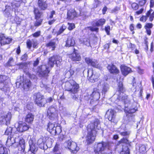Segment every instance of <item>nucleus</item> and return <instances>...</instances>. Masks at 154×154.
Here are the masks:
<instances>
[{
  "instance_id": "69168bd1",
  "label": "nucleus",
  "mask_w": 154,
  "mask_h": 154,
  "mask_svg": "<svg viewBox=\"0 0 154 154\" xmlns=\"http://www.w3.org/2000/svg\"><path fill=\"white\" fill-rule=\"evenodd\" d=\"M65 76L66 78H69L71 76V75L69 71L66 72L65 74Z\"/></svg>"
},
{
  "instance_id": "2f4dec72",
  "label": "nucleus",
  "mask_w": 154,
  "mask_h": 154,
  "mask_svg": "<svg viewBox=\"0 0 154 154\" xmlns=\"http://www.w3.org/2000/svg\"><path fill=\"white\" fill-rule=\"evenodd\" d=\"M46 45L49 48H51V50H54L56 47V42L53 41H51L47 44Z\"/></svg>"
},
{
  "instance_id": "680f3d73",
  "label": "nucleus",
  "mask_w": 154,
  "mask_h": 154,
  "mask_svg": "<svg viewBox=\"0 0 154 154\" xmlns=\"http://www.w3.org/2000/svg\"><path fill=\"white\" fill-rule=\"evenodd\" d=\"M119 142L120 143H128V140L126 138H123L119 141Z\"/></svg>"
},
{
  "instance_id": "c85d7f7f",
  "label": "nucleus",
  "mask_w": 154,
  "mask_h": 154,
  "mask_svg": "<svg viewBox=\"0 0 154 154\" xmlns=\"http://www.w3.org/2000/svg\"><path fill=\"white\" fill-rule=\"evenodd\" d=\"M147 17H149V20L150 21H152L154 18V11L152 9H150L146 13Z\"/></svg>"
},
{
  "instance_id": "ddd939ff",
  "label": "nucleus",
  "mask_w": 154,
  "mask_h": 154,
  "mask_svg": "<svg viewBox=\"0 0 154 154\" xmlns=\"http://www.w3.org/2000/svg\"><path fill=\"white\" fill-rule=\"evenodd\" d=\"M18 125L17 128V131L20 132H23L27 130L29 127L26 124L22 121H20L18 123Z\"/></svg>"
},
{
  "instance_id": "f03ea898",
  "label": "nucleus",
  "mask_w": 154,
  "mask_h": 154,
  "mask_svg": "<svg viewBox=\"0 0 154 154\" xmlns=\"http://www.w3.org/2000/svg\"><path fill=\"white\" fill-rule=\"evenodd\" d=\"M100 123L99 121L96 119L93 123L88 126V133L86 137V140L88 144L91 143L94 141L96 134L97 131V130L100 128Z\"/></svg>"
},
{
  "instance_id": "864d4df0",
  "label": "nucleus",
  "mask_w": 154,
  "mask_h": 154,
  "mask_svg": "<svg viewBox=\"0 0 154 154\" xmlns=\"http://www.w3.org/2000/svg\"><path fill=\"white\" fill-rule=\"evenodd\" d=\"M147 19V17L146 16H143L140 19V20L141 21L145 22Z\"/></svg>"
},
{
  "instance_id": "4d7b16f0",
  "label": "nucleus",
  "mask_w": 154,
  "mask_h": 154,
  "mask_svg": "<svg viewBox=\"0 0 154 154\" xmlns=\"http://www.w3.org/2000/svg\"><path fill=\"white\" fill-rule=\"evenodd\" d=\"M27 54H25L22 56L21 58V60L23 61H26L27 59Z\"/></svg>"
},
{
  "instance_id": "6ab92c4d",
  "label": "nucleus",
  "mask_w": 154,
  "mask_h": 154,
  "mask_svg": "<svg viewBox=\"0 0 154 154\" xmlns=\"http://www.w3.org/2000/svg\"><path fill=\"white\" fill-rule=\"evenodd\" d=\"M37 45V41L34 39H32V40L28 39L27 41L26 45L29 49H30L32 45H33V48H35Z\"/></svg>"
},
{
  "instance_id": "20e7f679",
  "label": "nucleus",
  "mask_w": 154,
  "mask_h": 154,
  "mask_svg": "<svg viewBox=\"0 0 154 154\" xmlns=\"http://www.w3.org/2000/svg\"><path fill=\"white\" fill-rule=\"evenodd\" d=\"M108 146V144L106 142H102L98 143L94 147V152L95 154H100L105 150Z\"/></svg>"
},
{
  "instance_id": "cd10ccee",
  "label": "nucleus",
  "mask_w": 154,
  "mask_h": 154,
  "mask_svg": "<svg viewBox=\"0 0 154 154\" xmlns=\"http://www.w3.org/2000/svg\"><path fill=\"white\" fill-rule=\"evenodd\" d=\"M34 119V115L32 114L29 113L26 116L25 121L28 123H31L33 122Z\"/></svg>"
},
{
  "instance_id": "774afa93",
  "label": "nucleus",
  "mask_w": 154,
  "mask_h": 154,
  "mask_svg": "<svg viewBox=\"0 0 154 154\" xmlns=\"http://www.w3.org/2000/svg\"><path fill=\"white\" fill-rule=\"evenodd\" d=\"M45 88L46 91L48 92L51 91L52 89L51 88L48 87V86L46 85L45 86Z\"/></svg>"
},
{
  "instance_id": "393cba45",
  "label": "nucleus",
  "mask_w": 154,
  "mask_h": 154,
  "mask_svg": "<svg viewBox=\"0 0 154 154\" xmlns=\"http://www.w3.org/2000/svg\"><path fill=\"white\" fill-rule=\"evenodd\" d=\"M29 143L30 146V150L32 152L34 153L37 150V147L35 146V144L33 143L32 140H30Z\"/></svg>"
},
{
  "instance_id": "a878e982",
  "label": "nucleus",
  "mask_w": 154,
  "mask_h": 154,
  "mask_svg": "<svg viewBox=\"0 0 154 154\" xmlns=\"http://www.w3.org/2000/svg\"><path fill=\"white\" fill-rule=\"evenodd\" d=\"M75 44V40L73 38L69 37L66 42L65 46L66 47L73 46Z\"/></svg>"
},
{
  "instance_id": "7c9ffc66",
  "label": "nucleus",
  "mask_w": 154,
  "mask_h": 154,
  "mask_svg": "<svg viewBox=\"0 0 154 154\" xmlns=\"http://www.w3.org/2000/svg\"><path fill=\"white\" fill-rule=\"evenodd\" d=\"M47 128V130L51 134H52L53 131L54 130V128H55V125L54 124L49 122Z\"/></svg>"
},
{
  "instance_id": "f8f14e48",
  "label": "nucleus",
  "mask_w": 154,
  "mask_h": 154,
  "mask_svg": "<svg viewBox=\"0 0 154 154\" xmlns=\"http://www.w3.org/2000/svg\"><path fill=\"white\" fill-rule=\"evenodd\" d=\"M47 113L49 118L51 120H52L56 116V109L54 107H50L48 110Z\"/></svg>"
},
{
  "instance_id": "5fc2aeb1",
  "label": "nucleus",
  "mask_w": 154,
  "mask_h": 154,
  "mask_svg": "<svg viewBox=\"0 0 154 154\" xmlns=\"http://www.w3.org/2000/svg\"><path fill=\"white\" fill-rule=\"evenodd\" d=\"M12 129L11 127H9L8 128L6 131H5V134H8L9 133L11 132Z\"/></svg>"
},
{
  "instance_id": "6e6d98bb",
  "label": "nucleus",
  "mask_w": 154,
  "mask_h": 154,
  "mask_svg": "<svg viewBox=\"0 0 154 154\" xmlns=\"http://www.w3.org/2000/svg\"><path fill=\"white\" fill-rule=\"evenodd\" d=\"M120 134L123 136H127L129 134V133L127 131L120 132Z\"/></svg>"
},
{
  "instance_id": "72a5a7b5",
  "label": "nucleus",
  "mask_w": 154,
  "mask_h": 154,
  "mask_svg": "<svg viewBox=\"0 0 154 154\" xmlns=\"http://www.w3.org/2000/svg\"><path fill=\"white\" fill-rule=\"evenodd\" d=\"M35 18L36 20L40 19V17L42 15V13L40 12L38 9L35 8L34 11Z\"/></svg>"
},
{
  "instance_id": "9d476101",
  "label": "nucleus",
  "mask_w": 154,
  "mask_h": 154,
  "mask_svg": "<svg viewBox=\"0 0 154 154\" xmlns=\"http://www.w3.org/2000/svg\"><path fill=\"white\" fill-rule=\"evenodd\" d=\"M38 71L42 77H46L50 72L48 67L46 65H42L39 67Z\"/></svg>"
},
{
  "instance_id": "5701e85b",
  "label": "nucleus",
  "mask_w": 154,
  "mask_h": 154,
  "mask_svg": "<svg viewBox=\"0 0 154 154\" xmlns=\"http://www.w3.org/2000/svg\"><path fill=\"white\" fill-rule=\"evenodd\" d=\"M76 15V12L74 9H70L67 12V18L70 20L72 19L75 17Z\"/></svg>"
},
{
  "instance_id": "b1692460",
  "label": "nucleus",
  "mask_w": 154,
  "mask_h": 154,
  "mask_svg": "<svg viewBox=\"0 0 154 154\" xmlns=\"http://www.w3.org/2000/svg\"><path fill=\"white\" fill-rule=\"evenodd\" d=\"M24 140L21 138L19 142V145L18 146V150L21 151V152H23L24 151L25 146Z\"/></svg>"
},
{
  "instance_id": "8fccbe9b",
  "label": "nucleus",
  "mask_w": 154,
  "mask_h": 154,
  "mask_svg": "<svg viewBox=\"0 0 154 154\" xmlns=\"http://www.w3.org/2000/svg\"><path fill=\"white\" fill-rule=\"evenodd\" d=\"M72 144V142L68 140V141L64 143V146L66 147H67L68 149L69 148L70 146Z\"/></svg>"
},
{
  "instance_id": "6e6552de",
  "label": "nucleus",
  "mask_w": 154,
  "mask_h": 154,
  "mask_svg": "<svg viewBox=\"0 0 154 154\" xmlns=\"http://www.w3.org/2000/svg\"><path fill=\"white\" fill-rule=\"evenodd\" d=\"M62 61V60L60 57L53 56L49 59L48 64L52 67H53L55 63L57 65L59 64Z\"/></svg>"
},
{
  "instance_id": "ea45409f",
  "label": "nucleus",
  "mask_w": 154,
  "mask_h": 154,
  "mask_svg": "<svg viewBox=\"0 0 154 154\" xmlns=\"http://www.w3.org/2000/svg\"><path fill=\"white\" fill-rule=\"evenodd\" d=\"M14 65V61L12 57H10L8 62L7 63L6 65L7 66H13Z\"/></svg>"
},
{
  "instance_id": "9b49d317",
  "label": "nucleus",
  "mask_w": 154,
  "mask_h": 154,
  "mask_svg": "<svg viewBox=\"0 0 154 154\" xmlns=\"http://www.w3.org/2000/svg\"><path fill=\"white\" fill-rule=\"evenodd\" d=\"M86 63L89 65L94 67L100 68V66L98 61L94 59H91L89 57H86L85 59Z\"/></svg>"
},
{
  "instance_id": "7ed1b4c3",
  "label": "nucleus",
  "mask_w": 154,
  "mask_h": 154,
  "mask_svg": "<svg viewBox=\"0 0 154 154\" xmlns=\"http://www.w3.org/2000/svg\"><path fill=\"white\" fill-rule=\"evenodd\" d=\"M79 88V84L73 80H70L65 83V88L66 90L70 91L73 94L76 93Z\"/></svg>"
},
{
  "instance_id": "338daca9",
  "label": "nucleus",
  "mask_w": 154,
  "mask_h": 154,
  "mask_svg": "<svg viewBox=\"0 0 154 154\" xmlns=\"http://www.w3.org/2000/svg\"><path fill=\"white\" fill-rule=\"evenodd\" d=\"M150 7L151 8H153L154 5V0H150Z\"/></svg>"
},
{
  "instance_id": "4468645a",
  "label": "nucleus",
  "mask_w": 154,
  "mask_h": 154,
  "mask_svg": "<svg viewBox=\"0 0 154 154\" xmlns=\"http://www.w3.org/2000/svg\"><path fill=\"white\" fill-rule=\"evenodd\" d=\"M98 86L100 87L102 89V93L104 94L109 90V85L108 84L103 80H100V81L99 83L98 84Z\"/></svg>"
},
{
  "instance_id": "1a4fd4ad",
  "label": "nucleus",
  "mask_w": 154,
  "mask_h": 154,
  "mask_svg": "<svg viewBox=\"0 0 154 154\" xmlns=\"http://www.w3.org/2000/svg\"><path fill=\"white\" fill-rule=\"evenodd\" d=\"M116 114V112L114 110L109 109L106 112V116L112 122L116 123V121L115 119Z\"/></svg>"
},
{
  "instance_id": "e433bc0d",
  "label": "nucleus",
  "mask_w": 154,
  "mask_h": 154,
  "mask_svg": "<svg viewBox=\"0 0 154 154\" xmlns=\"http://www.w3.org/2000/svg\"><path fill=\"white\" fill-rule=\"evenodd\" d=\"M45 144V141L43 138H40L37 142V144L39 147L42 148L43 147Z\"/></svg>"
},
{
  "instance_id": "e2e57ef3",
  "label": "nucleus",
  "mask_w": 154,
  "mask_h": 154,
  "mask_svg": "<svg viewBox=\"0 0 154 154\" xmlns=\"http://www.w3.org/2000/svg\"><path fill=\"white\" fill-rule=\"evenodd\" d=\"M27 75L29 76V77L31 79H34L35 77V76L34 75H32L29 73L28 72Z\"/></svg>"
},
{
  "instance_id": "0e129e2a",
  "label": "nucleus",
  "mask_w": 154,
  "mask_h": 154,
  "mask_svg": "<svg viewBox=\"0 0 154 154\" xmlns=\"http://www.w3.org/2000/svg\"><path fill=\"white\" fill-rule=\"evenodd\" d=\"M143 8H142L141 9H140L139 11H136V13L137 15H139L140 14H141L143 12Z\"/></svg>"
},
{
  "instance_id": "dca6fc26",
  "label": "nucleus",
  "mask_w": 154,
  "mask_h": 154,
  "mask_svg": "<svg viewBox=\"0 0 154 154\" xmlns=\"http://www.w3.org/2000/svg\"><path fill=\"white\" fill-rule=\"evenodd\" d=\"M121 69L122 74L125 76H126L131 72V69L130 67L124 65H122Z\"/></svg>"
},
{
  "instance_id": "a19ab883",
  "label": "nucleus",
  "mask_w": 154,
  "mask_h": 154,
  "mask_svg": "<svg viewBox=\"0 0 154 154\" xmlns=\"http://www.w3.org/2000/svg\"><path fill=\"white\" fill-rule=\"evenodd\" d=\"M7 149L5 147L1 146V154H7Z\"/></svg>"
},
{
  "instance_id": "2eb2a0df",
  "label": "nucleus",
  "mask_w": 154,
  "mask_h": 154,
  "mask_svg": "<svg viewBox=\"0 0 154 154\" xmlns=\"http://www.w3.org/2000/svg\"><path fill=\"white\" fill-rule=\"evenodd\" d=\"M107 68L109 72L111 73L117 74L119 72V70L112 64H109Z\"/></svg>"
},
{
  "instance_id": "423d86ee",
  "label": "nucleus",
  "mask_w": 154,
  "mask_h": 154,
  "mask_svg": "<svg viewBox=\"0 0 154 154\" xmlns=\"http://www.w3.org/2000/svg\"><path fill=\"white\" fill-rule=\"evenodd\" d=\"M11 118V115L10 112H3L1 114V122L3 124L6 125L8 124Z\"/></svg>"
},
{
  "instance_id": "a211bd4d",
  "label": "nucleus",
  "mask_w": 154,
  "mask_h": 154,
  "mask_svg": "<svg viewBox=\"0 0 154 154\" xmlns=\"http://www.w3.org/2000/svg\"><path fill=\"white\" fill-rule=\"evenodd\" d=\"M20 85L23 86V87L24 89H28L31 85V83L28 79H25L22 83H20Z\"/></svg>"
},
{
  "instance_id": "79ce46f5",
  "label": "nucleus",
  "mask_w": 154,
  "mask_h": 154,
  "mask_svg": "<svg viewBox=\"0 0 154 154\" xmlns=\"http://www.w3.org/2000/svg\"><path fill=\"white\" fill-rule=\"evenodd\" d=\"M42 21V19H37L34 23V26H38L40 25Z\"/></svg>"
},
{
  "instance_id": "4be33fe9",
  "label": "nucleus",
  "mask_w": 154,
  "mask_h": 154,
  "mask_svg": "<svg viewBox=\"0 0 154 154\" xmlns=\"http://www.w3.org/2000/svg\"><path fill=\"white\" fill-rule=\"evenodd\" d=\"M73 153H76L79 150V148L77 146L76 143L73 142H72V144L69 149Z\"/></svg>"
},
{
  "instance_id": "f704fd0d",
  "label": "nucleus",
  "mask_w": 154,
  "mask_h": 154,
  "mask_svg": "<svg viewBox=\"0 0 154 154\" xmlns=\"http://www.w3.org/2000/svg\"><path fill=\"white\" fill-rule=\"evenodd\" d=\"M54 129H55L53 131L52 134L55 135L56 134H60L61 132V128L60 126H57Z\"/></svg>"
},
{
  "instance_id": "a18cd8bd",
  "label": "nucleus",
  "mask_w": 154,
  "mask_h": 154,
  "mask_svg": "<svg viewBox=\"0 0 154 154\" xmlns=\"http://www.w3.org/2000/svg\"><path fill=\"white\" fill-rule=\"evenodd\" d=\"M88 28L92 31H95L97 32L98 31V28L95 27L90 26Z\"/></svg>"
},
{
  "instance_id": "603ef678",
  "label": "nucleus",
  "mask_w": 154,
  "mask_h": 154,
  "mask_svg": "<svg viewBox=\"0 0 154 154\" xmlns=\"http://www.w3.org/2000/svg\"><path fill=\"white\" fill-rule=\"evenodd\" d=\"M153 25L151 23H146L144 26L145 28L150 29L153 26Z\"/></svg>"
},
{
  "instance_id": "09e8293b",
  "label": "nucleus",
  "mask_w": 154,
  "mask_h": 154,
  "mask_svg": "<svg viewBox=\"0 0 154 154\" xmlns=\"http://www.w3.org/2000/svg\"><path fill=\"white\" fill-rule=\"evenodd\" d=\"M68 24L69 25L68 28L69 30H72L73 29L75 28V26L74 24L68 23Z\"/></svg>"
},
{
  "instance_id": "f257e3e1",
  "label": "nucleus",
  "mask_w": 154,
  "mask_h": 154,
  "mask_svg": "<svg viewBox=\"0 0 154 154\" xmlns=\"http://www.w3.org/2000/svg\"><path fill=\"white\" fill-rule=\"evenodd\" d=\"M117 90L118 92L117 94L115 95L114 96L115 97H117V100L119 101H124V103L125 105V111L129 113H132L137 111V106H133L129 109L127 108V106L126 105L130 104V101L128 98V96L123 93L124 89L122 82H120L119 83Z\"/></svg>"
},
{
  "instance_id": "58836bf2",
  "label": "nucleus",
  "mask_w": 154,
  "mask_h": 154,
  "mask_svg": "<svg viewBox=\"0 0 154 154\" xmlns=\"http://www.w3.org/2000/svg\"><path fill=\"white\" fill-rule=\"evenodd\" d=\"M66 27L64 25H63L60 28L59 30L57 32V35H58L62 33L66 29Z\"/></svg>"
},
{
  "instance_id": "052dcab7",
  "label": "nucleus",
  "mask_w": 154,
  "mask_h": 154,
  "mask_svg": "<svg viewBox=\"0 0 154 154\" xmlns=\"http://www.w3.org/2000/svg\"><path fill=\"white\" fill-rule=\"evenodd\" d=\"M119 10H120V8L119 7H116L112 10L111 13H116Z\"/></svg>"
},
{
  "instance_id": "f3484780",
  "label": "nucleus",
  "mask_w": 154,
  "mask_h": 154,
  "mask_svg": "<svg viewBox=\"0 0 154 154\" xmlns=\"http://www.w3.org/2000/svg\"><path fill=\"white\" fill-rule=\"evenodd\" d=\"M11 38H6L4 35L1 34V45H5L6 44H9L11 41Z\"/></svg>"
},
{
  "instance_id": "bf43d9fd",
  "label": "nucleus",
  "mask_w": 154,
  "mask_h": 154,
  "mask_svg": "<svg viewBox=\"0 0 154 154\" xmlns=\"http://www.w3.org/2000/svg\"><path fill=\"white\" fill-rule=\"evenodd\" d=\"M146 2V0H139V3L141 6L143 5Z\"/></svg>"
},
{
  "instance_id": "412c9836",
  "label": "nucleus",
  "mask_w": 154,
  "mask_h": 154,
  "mask_svg": "<svg viewBox=\"0 0 154 154\" xmlns=\"http://www.w3.org/2000/svg\"><path fill=\"white\" fill-rule=\"evenodd\" d=\"M38 4L41 10H45L47 7V5L45 0H38Z\"/></svg>"
},
{
  "instance_id": "c756f323",
  "label": "nucleus",
  "mask_w": 154,
  "mask_h": 154,
  "mask_svg": "<svg viewBox=\"0 0 154 154\" xmlns=\"http://www.w3.org/2000/svg\"><path fill=\"white\" fill-rule=\"evenodd\" d=\"M106 21V20L105 19L101 18L98 20L97 21H95L94 23L96 26H101L105 23Z\"/></svg>"
},
{
  "instance_id": "aec40b11",
  "label": "nucleus",
  "mask_w": 154,
  "mask_h": 154,
  "mask_svg": "<svg viewBox=\"0 0 154 154\" xmlns=\"http://www.w3.org/2000/svg\"><path fill=\"white\" fill-rule=\"evenodd\" d=\"M70 57L73 61H80L81 59L79 54L75 51L70 55Z\"/></svg>"
},
{
  "instance_id": "473e14b6",
  "label": "nucleus",
  "mask_w": 154,
  "mask_h": 154,
  "mask_svg": "<svg viewBox=\"0 0 154 154\" xmlns=\"http://www.w3.org/2000/svg\"><path fill=\"white\" fill-rule=\"evenodd\" d=\"M147 149L148 148H147L146 146L145 145H141L139 146V152L141 154L146 153Z\"/></svg>"
},
{
  "instance_id": "bb28decb",
  "label": "nucleus",
  "mask_w": 154,
  "mask_h": 154,
  "mask_svg": "<svg viewBox=\"0 0 154 154\" xmlns=\"http://www.w3.org/2000/svg\"><path fill=\"white\" fill-rule=\"evenodd\" d=\"M91 96L96 100L99 99L100 97V94L98 90L96 88L94 89V91L91 94Z\"/></svg>"
},
{
  "instance_id": "c03bdc74",
  "label": "nucleus",
  "mask_w": 154,
  "mask_h": 154,
  "mask_svg": "<svg viewBox=\"0 0 154 154\" xmlns=\"http://www.w3.org/2000/svg\"><path fill=\"white\" fill-rule=\"evenodd\" d=\"M83 43L87 46L89 47L90 46V41L88 39H85L83 41Z\"/></svg>"
},
{
  "instance_id": "37998d69",
  "label": "nucleus",
  "mask_w": 154,
  "mask_h": 154,
  "mask_svg": "<svg viewBox=\"0 0 154 154\" xmlns=\"http://www.w3.org/2000/svg\"><path fill=\"white\" fill-rule=\"evenodd\" d=\"M14 139V138L13 137H8V139L7 140L6 142V143L8 144V145H11L13 144V142H11V139Z\"/></svg>"
},
{
  "instance_id": "39448f33",
  "label": "nucleus",
  "mask_w": 154,
  "mask_h": 154,
  "mask_svg": "<svg viewBox=\"0 0 154 154\" xmlns=\"http://www.w3.org/2000/svg\"><path fill=\"white\" fill-rule=\"evenodd\" d=\"M35 103L39 107L43 106L47 103L46 100L44 98L43 95L39 93L35 94Z\"/></svg>"
},
{
  "instance_id": "13d9d810",
  "label": "nucleus",
  "mask_w": 154,
  "mask_h": 154,
  "mask_svg": "<svg viewBox=\"0 0 154 154\" xmlns=\"http://www.w3.org/2000/svg\"><path fill=\"white\" fill-rule=\"evenodd\" d=\"M40 60V59L39 58H38L36 60L34 61L33 63V65L34 66H36L38 64Z\"/></svg>"
},
{
  "instance_id": "3c124183",
  "label": "nucleus",
  "mask_w": 154,
  "mask_h": 154,
  "mask_svg": "<svg viewBox=\"0 0 154 154\" xmlns=\"http://www.w3.org/2000/svg\"><path fill=\"white\" fill-rule=\"evenodd\" d=\"M110 26H107L105 27V30L108 35L110 34Z\"/></svg>"
},
{
  "instance_id": "c9c22d12",
  "label": "nucleus",
  "mask_w": 154,
  "mask_h": 154,
  "mask_svg": "<svg viewBox=\"0 0 154 154\" xmlns=\"http://www.w3.org/2000/svg\"><path fill=\"white\" fill-rule=\"evenodd\" d=\"M17 67L18 69H23L26 67L27 66V64L26 63H19L16 64Z\"/></svg>"
},
{
  "instance_id": "de8ad7c7",
  "label": "nucleus",
  "mask_w": 154,
  "mask_h": 154,
  "mask_svg": "<svg viewBox=\"0 0 154 154\" xmlns=\"http://www.w3.org/2000/svg\"><path fill=\"white\" fill-rule=\"evenodd\" d=\"M131 7L132 8L135 10H137L139 8L138 5L135 3H134L132 4Z\"/></svg>"
},
{
  "instance_id": "4c0bfd02",
  "label": "nucleus",
  "mask_w": 154,
  "mask_h": 154,
  "mask_svg": "<svg viewBox=\"0 0 154 154\" xmlns=\"http://www.w3.org/2000/svg\"><path fill=\"white\" fill-rule=\"evenodd\" d=\"M129 149L128 146H125L122 148L121 152V154H129Z\"/></svg>"
},
{
  "instance_id": "0eeeda50",
  "label": "nucleus",
  "mask_w": 154,
  "mask_h": 154,
  "mask_svg": "<svg viewBox=\"0 0 154 154\" xmlns=\"http://www.w3.org/2000/svg\"><path fill=\"white\" fill-rule=\"evenodd\" d=\"M88 76L89 77V81L91 82H94L97 81L99 78L100 74L94 72L92 69H90L88 71Z\"/></svg>"
},
{
  "instance_id": "49530a36",
  "label": "nucleus",
  "mask_w": 154,
  "mask_h": 154,
  "mask_svg": "<svg viewBox=\"0 0 154 154\" xmlns=\"http://www.w3.org/2000/svg\"><path fill=\"white\" fill-rule=\"evenodd\" d=\"M41 32L40 31H37L32 35L33 37L37 38L38 37L41 35Z\"/></svg>"
}]
</instances>
